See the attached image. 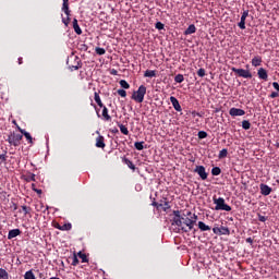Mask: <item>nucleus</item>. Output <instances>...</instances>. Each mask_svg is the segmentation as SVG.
<instances>
[{"mask_svg":"<svg viewBox=\"0 0 279 279\" xmlns=\"http://www.w3.org/2000/svg\"><path fill=\"white\" fill-rule=\"evenodd\" d=\"M126 165L129 169H132V171H136V166L131 160H126Z\"/></svg>","mask_w":279,"mask_h":279,"instance_id":"nucleus-34","label":"nucleus"},{"mask_svg":"<svg viewBox=\"0 0 279 279\" xmlns=\"http://www.w3.org/2000/svg\"><path fill=\"white\" fill-rule=\"evenodd\" d=\"M78 257L82 259V263H88V257L86 254L78 252Z\"/></svg>","mask_w":279,"mask_h":279,"instance_id":"nucleus-32","label":"nucleus"},{"mask_svg":"<svg viewBox=\"0 0 279 279\" xmlns=\"http://www.w3.org/2000/svg\"><path fill=\"white\" fill-rule=\"evenodd\" d=\"M211 175H221V168H219V167L213 168Z\"/></svg>","mask_w":279,"mask_h":279,"instance_id":"nucleus-28","label":"nucleus"},{"mask_svg":"<svg viewBox=\"0 0 279 279\" xmlns=\"http://www.w3.org/2000/svg\"><path fill=\"white\" fill-rule=\"evenodd\" d=\"M95 51H96L97 56L106 54V49H104V48L96 47Z\"/></svg>","mask_w":279,"mask_h":279,"instance_id":"nucleus-33","label":"nucleus"},{"mask_svg":"<svg viewBox=\"0 0 279 279\" xmlns=\"http://www.w3.org/2000/svg\"><path fill=\"white\" fill-rule=\"evenodd\" d=\"M20 132H21V134H22L23 136H25V138H26V141H28V143H33V142H32V135H31L27 131H25V130H23V129H20Z\"/></svg>","mask_w":279,"mask_h":279,"instance_id":"nucleus-21","label":"nucleus"},{"mask_svg":"<svg viewBox=\"0 0 279 279\" xmlns=\"http://www.w3.org/2000/svg\"><path fill=\"white\" fill-rule=\"evenodd\" d=\"M272 86H274L275 90H278V93H279V84H278V82H274Z\"/></svg>","mask_w":279,"mask_h":279,"instance_id":"nucleus-48","label":"nucleus"},{"mask_svg":"<svg viewBox=\"0 0 279 279\" xmlns=\"http://www.w3.org/2000/svg\"><path fill=\"white\" fill-rule=\"evenodd\" d=\"M170 101H171L174 110H177V112H182V106H180V101L178 100V98L171 96Z\"/></svg>","mask_w":279,"mask_h":279,"instance_id":"nucleus-8","label":"nucleus"},{"mask_svg":"<svg viewBox=\"0 0 279 279\" xmlns=\"http://www.w3.org/2000/svg\"><path fill=\"white\" fill-rule=\"evenodd\" d=\"M220 234H230V229L227 227H220Z\"/></svg>","mask_w":279,"mask_h":279,"instance_id":"nucleus-36","label":"nucleus"},{"mask_svg":"<svg viewBox=\"0 0 279 279\" xmlns=\"http://www.w3.org/2000/svg\"><path fill=\"white\" fill-rule=\"evenodd\" d=\"M213 232H214V234H221V228L215 227V228H213Z\"/></svg>","mask_w":279,"mask_h":279,"instance_id":"nucleus-41","label":"nucleus"},{"mask_svg":"<svg viewBox=\"0 0 279 279\" xmlns=\"http://www.w3.org/2000/svg\"><path fill=\"white\" fill-rule=\"evenodd\" d=\"M20 234H21V229H12L9 231L8 239L9 240L16 239V236H20Z\"/></svg>","mask_w":279,"mask_h":279,"instance_id":"nucleus-11","label":"nucleus"},{"mask_svg":"<svg viewBox=\"0 0 279 279\" xmlns=\"http://www.w3.org/2000/svg\"><path fill=\"white\" fill-rule=\"evenodd\" d=\"M187 215H191V213H187Z\"/></svg>","mask_w":279,"mask_h":279,"instance_id":"nucleus-61","label":"nucleus"},{"mask_svg":"<svg viewBox=\"0 0 279 279\" xmlns=\"http://www.w3.org/2000/svg\"><path fill=\"white\" fill-rule=\"evenodd\" d=\"M62 23L64 24L65 27H69V24L71 23V17L62 19Z\"/></svg>","mask_w":279,"mask_h":279,"instance_id":"nucleus-39","label":"nucleus"},{"mask_svg":"<svg viewBox=\"0 0 279 279\" xmlns=\"http://www.w3.org/2000/svg\"><path fill=\"white\" fill-rule=\"evenodd\" d=\"M242 128L243 130H250L252 128V123H250L247 120H244L242 121Z\"/></svg>","mask_w":279,"mask_h":279,"instance_id":"nucleus-27","label":"nucleus"},{"mask_svg":"<svg viewBox=\"0 0 279 279\" xmlns=\"http://www.w3.org/2000/svg\"><path fill=\"white\" fill-rule=\"evenodd\" d=\"M144 77H156V71L146 70L145 73H144Z\"/></svg>","mask_w":279,"mask_h":279,"instance_id":"nucleus-24","label":"nucleus"},{"mask_svg":"<svg viewBox=\"0 0 279 279\" xmlns=\"http://www.w3.org/2000/svg\"><path fill=\"white\" fill-rule=\"evenodd\" d=\"M61 230H71V225H65L64 227L61 228Z\"/></svg>","mask_w":279,"mask_h":279,"instance_id":"nucleus-50","label":"nucleus"},{"mask_svg":"<svg viewBox=\"0 0 279 279\" xmlns=\"http://www.w3.org/2000/svg\"><path fill=\"white\" fill-rule=\"evenodd\" d=\"M173 222L172 226H178V228H181L184 232H189V230H193V227L195 226V220L190 219V218H184L180 215V210H174L173 211ZM186 226L189 230L184 229L182 225Z\"/></svg>","mask_w":279,"mask_h":279,"instance_id":"nucleus-1","label":"nucleus"},{"mask_svg":"<svg viewBox=\"0 0 279 279\" xmlns=\"http://www.w3.org/2000/svg\"><path fill=\"white\" fill-rule=\"evenodd\" d=\"M50 279H60V278H58V277H51Z\"/></svg>","mask_w":279,"mask_h":279,"instance_id":"nucleus-58","label":"nucleus"},{"mask_svg":"<svg viewBox=\"0 0 279 279\" xmlns=\"http://www.w3.org/2000/svg\"><path fill=\"white\" fill-rule=\"evenodd\" d=\"M258 220L265 223V221H267V217L258 215Z\"/></svg>","mask_w":279,"mask_h":279,"instance_id":"nucleus-44","label":"nucleus"},{"mask_svg":"<svg viewBox=\"0 0 279 279\" xmlns=\"http://www.w3.org/2000/svg\"><path fill=\"white\" fill-rule=\"evenodd\" d=\"M151 206H155V207H157V210H160V206H162V205H160V203L153 202Z\"/></svg>","mask_w":279,"mask_h":279,"instance_id":"nucleus-45","label":"nucleus"},{"mask_svg":"<svg viewBox=\"0 0 279 279\" xmlns=\"http://www.w3.org/2000/svg\"><path fill=\"white\" fill-rule=\"evenodd\" d=\"M94 99H95L96 104L99 106V108H104V102H101V97H99L98 93L94 94Z\"/></svg>","mask_w":279,"mask_h":279,"instance_id":"nucleus-20","label":"nucleus"},{"mask_svg":"<svg viewBox=\"0 0 279 279\" xmlns=\"http://www.w3.org/2000/svg\"><path fill=\"white\" fill-rule=\"evenodd\" d=\"M257 75L259 80H264L265 82H267L269 77V75L267 74V70H265V68H259L257 71Z\"/></svg>","mask_w":279,"mask_h":279,"instance_id":"nucleus-10","label":"nucleus"},{"mask_svg":"<svg viewBox=\"0 0 279 279\" xmlns=\"http://www.w3.org/2000/svg\"><path fill=\"white\" fill-rule=\"evenodd\" d=\"M228 157V150L223 148L222 150L219 151L218 158H227Z\"/></svg>","mask_w":279,"mask_h":279,"instance_id":"nucleus-31","label":"nucleus"},{"mask_svg":"<svg viewBox=\"0 0 279 279\" xmlns=\"http://www.w3.org/2000/svg\"><path fill=\"white\" fill-rule=\"evenodd\" d=\"M161 210H163V213H167V210H169V208H171V205H169V201H167V198H165L163 201H160L159 203Z\"/></svg>","mask_w":279,"mask_h":279,"instance_id":"nucleus-14","label":"nucleus"},{"mask_svg":"<svg viewBox=\"0 0 279 279\" xmlns=\"http://www.w3.org/2000/svg\"><path fill=\"white\" fill-rule=\"evenodd\" d=\"M238 26L240 27V29H245V21L240 20Z\"/></svg>","mask_w":279,"mask_h":279,"instance_id":"nucleus-42","label":"nucleus"},{"mask_svg":"<svg viewBox=\"0 0 279 279\" xmlns=\"http://www.w3.org/2000/svg\"><path fill=\"white\" fill-rule=\"evenodd\" d=\"M78 263H80V259H77V256L74 255L72 265L76 266V265H78Z\"/></svg>","mask_w":279,"mask_h":279,"instance_id":"nucleus-43","label":"nucleus"},{"mask_svg":"<svg viewBox=\"0 0 279 279\" xmlns=\"http://www.w3.org/2000/svg\"><path fill=\"white\" fill-rule=\"evenodd\" d=\"M145 95H147V87L141 85L138 89L132 94L131 99L136 101V104H143V101H145Z\"/></svg>","mask_w":279,"mask_h":279,"instance_id":"nucleus-2","label":"nucleus"},{"mask_svg":"<svg viewBox=\"0 0 279 279\" xmlns=\"http://www.w3.org/2000/svg\"><path fill=\"white\" fill-rule=\"evenodd\" d=\"M277 184H279V180H277Z\"/></svg>","mask_w":279,"mask_h":279,"instance_id":"nucleus-59","label":"nucleus"},{"mask_svg":"<svg viewBox=\"0 0 279 279\" xmlns=\"http://www.w3.org/2000/svg\"><path fill=\"white\" fill-rule=\"evenodd\" d=\"M214 204L215 206V210H226V213H230V210H232V207L228 204H226V199L223 197H215L214 196Z\"/></svg>","mask_w":279,"mask_h":279,"instance_id":"nucleus-3","label":"nucleus"},{"mask_svg":"<svg viewBox=\"0 0 279 279\" xmlns=\"http://www.w3.org/2000/svg\"><path fill=\"white\" fill-rule=\"evenodd\" d=\"M174 82H177V84H182V82H184V75L178 74V75L174 77Z\"/></svg>","mask_w":279,"mask_h":279,"instance_id":"nucleus-30","label":"nucleus"},{"mask_svg":"<svg viewBox=\"0 0 279 279\" xmlns=\"http://www.w3.org/2000/svg\"><path fill=\"white\" fill-rule=\"evenodd\" d=\"M195 173H198L202 180H208V173H206V168L204 166H196Z\"/></svg>","mask_w":279,"mask_h":279,"instance_id":"nucleus-6","label":"nucleus"},{"mask_svg":"<svg viewBox=\"0 0 279 279\" xmlns=\"http://www.w3.org/2000/svg\"><path fill=\"white\" fill-rule=\"evenodd\" d=\"M102 119L104 121H112V117L108 114V108L106 106L102 107Z\"/></svg>","mask_w":279,"mask_h":279,"instance_id":"nucleus-16","label":"nucleus"},{"mask_svg":"<svg viewBox=\"0 0 279 279\" xmlns=\"http://www.w3.org/2000/svg\"><path fill=\"white\" fill-rule=\"evenodd\" d=\"M195 32H197V28L191 24L184 32L185 36H189L191 34H195Z\"/></svg>","mask_w":279,"mask_h":279,"instance_id":"nucleus-18","label":"nucleus"},{"mask_svg":"<svg viewBox=\"0 0 279 279\" xmlns=\"http://www.w3.org/2000/svg\"><path fill=\"white\" fill-rule=\"evenodd\" d=\"M0 279H9L8 271L3 268H0Z\"/></svg>","mask_w":279,"mask_h":279,"instance_id":"nucleus-29","label":"nucleus"},{"mask_svg":"<svg viewBox=\"0 0 279 279\" xmlns=\"http://www.w3.org/2000/svg\"><path fill=\"white\" fill-rule=\"evenodd\" d=\"M192 220L196 222L197 221V215L194 214Z\"/></svg>","mask_w":279,"mask_h":279,"instance_id":"nucleus-53","label":"nucleus"},{"mask_svg":"<svg viewBox=\"0 0 279 279\" xmlns=\"http://www.w3.org/2000/svg\"><path fill=\"white\" fill-rule=\"evenodd\" d=\"M118 126L120 129L121 134H124V136H128L130 134V131L126 129L125 125L119 124Z\"/></svg>","mask_w":279,"mask_h":279,"instance_id":"nucleus-23","label":"nucleus"},{"mask_svg":"<svg viewBox=\"0 0 279 279\" xmlns=\"http://www.w3.org/2000/svg\"><path fill=\"white\" fill-rule=\"evenodd\" d=\"M246 243H254V240H252V238H247Z\"/></svg>","mask_w":279,"mask_h":279,"instance_id":"nucleus-52","label":"nucleus"},{"mask_svg":"<svg viewBox=\"0 0 279 279\" xmlns=\"http://www.w3.org/2000/svg\"><path fill=\"white\" fill-rule=\"evenodd\" d=\"M278 96H279L278 92H272V93L270 94V98H271V99H276V97H278Z\"/></svg>","mask_w":279,"mask_h":279,"instance_id":"nucleus-46","label":"nucleus"},{"mask_svg":"<svg viewBox=\"0 0 279 279\" xmlns=\"http://www.w3.org/2000/svg\"><path fill=\"white\" fill-rule=\"evenodd\" d=\"M73 29L75 32V34H77L78 36H81L82 34V28L80 27V24H77V19L73 20Z\"/></svg>","mask_w":279,"mask_h":279,"instance_id":"nucleus-17","label":"nucleus"},{"mask_svg":"<svg viewBox=\"0 0 279 279\" xmlns=\"http://www.w3.org/2000/svg\"><path fill=\"white\" fill-rule=\"evenodd\" d=\"M252 66H260L263 64V58L260 56H256L251 61Z\"/></svg>","mask_w":279,"mask_h":279,"instance_id":"nucleus-13","label":"nucleus"},{"mask_svg":"<svg viewBox=\"0 0 279 279\" xmlns=\"http://www.w3.org/2000/svg\"><path fill=\"white\" fill-rule=\"evenodd\" d=\"M119 84H120L121 88H125V90H128L130 88V83H128V81H125V80H121L119 82Z\"/></svg>","mask_w":279,"mask_h":279,"instance_id":"nucleus-26","label":"nucleus"},{"mask_svg":"<svg viewBox=\"0 0 279 279\" xmlns=\"http://www.w3.org/2000/svg\"><path fill=\"white\" fill-rule=\"evenodd\" d=\"M62 12L66 14V19L71 16V10H69V0H63Z\"/></svg>","mask_w":279,"mask_h":279,"instance_id":"nucleus-12","label":"nucleus"},{"mask_svg":"<svg viewBox=\"0 0 279 279\" xmlns=\"http://www.w3.org/2000/svg\"><path fill=\"white\" fill-rule=\"evenodd\" d=\"M19 64H23V58H19Z\"/></svg>","mask_w":279,"mask_h":279,"instance_id":"nucleus-54","label":"nucleus"},{"mask_svg":"<svg viewBox=\"0 0 279 279\" xmlns=\"http://www.w3.org/2000/svg\"><path fill=\"white\" fill-rule=\"evenodd\" d=\"M143 145H145V142H135L134 143V147H135V149H137V151H143V149H145V146H143Z\"/></svg>","mask_w":279,"mask_h":279,"instance_id":"nucleus-22","label":"nucleus"},{"mask_svg":"<svg viewBox=\"0 0 279 279\" xmlns=\"http://www.w3.org/2000/svg\"><path fill=\"white\" fill-rule=\"evenodd\" d=\"M75 69L77 70L78 68H77V66H75Z\"/></svg>","mask_w":279,"mask_h":279,"instance_id":"nucleus-60","label":"nucleus"},{"mask_svg":"<svg viewBox=\"0 0 279 279\" xmlns=\"http://www.w3.org/2000/svg\"><path fill=\"white\" fill-rule=\"evenodd\" d=\"M155 27H156V29H165V24H162L161 22H157L155 24Z\"/></svg>","mask_w":279,"mask_h":279,"instance_id":"nucleus-40","label":"nucleus"},{"mask_svg":"<svg viewBox=\"0 0 279 279\" xmlns=\"http://www.w3.org/2000/svg\"><path fill=\"white\" fill-rule=\"evenodd\" d=\"M112 132H113V133H118V132H119V130H118V129H114Z\"/></svg>","mask_w":279,"mask_h":279,"instance_id":"nucleus-57","label":"nucleus"},{"mask_svg":"<svg viewBox=\"0 0 279 279\" xmlns=\"http://www.w3.org/2000/svg\"><path fill=\"white\" fill-rule=\"evenodd\" d=\"M231 71L236 73L239 77H244V80H252V72L248 70L232 68Z\"/></svg>","mask_w":279,"mask_h":279,"instance_id":"nucleus-5","label":"nucleus"},{"mask_svg":"<svg viewBox=\"0 0 279 279\" xmlns=\"http://www.w3.org/2000/svg\"><path fill=\"white\" fill-rule=\"evenodd\" d=\"M229 114L230 117H243L245 116V110L233 107L229 110Z\"/></svg>","mask_w":279,"mask_h":279,"instance_id":"nucleus-7","label":"nucleus"},{"mask_svg":"<svg viewBox=\"0 0 279 279\" xmlns=\"http://www.w3.org/2000/svg\"><path fill=\"white\" fill-rule=\"evenodd\" d=\"M36 191V193H43V190H35Z\"/></svg>","mask_w":279,"mask_h":279,"instance_id":"nucleus-56","label":"nucleus"},{"mask_svg":"<svg viewBox=\"0 0 279 279\" xmlns=\"http://www.w3.org/2000/svg\"><path fill=\"white\" fill-rule=\"evenodd\" d=\"M118 95H120V97H128V92H125V89H118Z\"/></svg>","mask_w":279,"mask_h":279,"instance_id":"nucleus-38","label":"nucleus"},{"mask_svg":"<svg viewBox=\"0 0 279 279\" xmlns=\"http://www.w3.org/2000/svg\"><path fill=\"white\" fill-rule=\"evenodd\" d=\"M198 228L201 232H208L210 230V227L204 223V221H198Z\"/></svg>","mask_w":279,"mask_h":279,"instance_id":"nucleus-19","label":"nucleus"},{"mask_svg":"<svg viewBox=\"0 0 279 279\" xmlns=\"http://www.w3.org/2000/svg\"><path fill=\"white\" fill-rule=\"evenodd\" d=\"M242 16H244V17L247 19V16H250V11H244V12L242 13Z\"/></svg>","mask_w":279,"mask_h":279,"instance_id":"nucleus-51","label":"nucleus"},{"mask_svg":"<svg viewBox=\"0 0 279 279\" xmlns=\"http://www.w3.org/2000/svg\"><path fill=\"white\" fill-rule=\"evenodd\" d=\"M246 19H247V17H245L244 15H242L240 21H244V22H245Z\"/></svg>","mask_w":279,"mask_h":279,"instance_id":"nucleus-55","label":"nucleus"},{"mask_svg":"<svg viewBox=\"0 0 279 279\" xmlns=\"http://www.w3.org/2000/svg\"><path fill=\"white\" fill-rule=\"evenodd\" d=\"M24 279H36V275H34V271L28 270L25 272Z\"/></svg>","mask_w":279,"mask_h":279,"instance_id":"nucleus-25","label":"nucleus"},{"mask_svg":"<svg viewBox=\"0 0 279 279\" xmlns=\"http://www.w3.org/2000/svg\"><path fill=\"white\" fill-rule=\"evenodd\" d=\"M197 136L198 138H206L208 136V133H206L205 131H199Z\"/></svg>","mask_w":279,"mask_h":279,"instance_id":"nucleus-37","label":"nucleus"},{"mask_svg":"<svg viewBox=\"0 0 279 279\" xmlns=\"http://www.w3.org/2000/svg\"><path fill=\"white\" fill-rule=\"evenodd\" d=\"M0 160H2L3 162H5L8 160V157L5 155H0Z\"/></svg>","mask_w":279,"mask_h":279,"instance_id":"nucleus-49","label":"nucleus"},{"mask_svg":"<svg viewBox=\"0 0 279 279\" xmlns=\"http://www.w3.org/2000/svg\"><path fill=\"white\" fill-rule=\"evenodd\" d=\"M259 189H260V193L265 196L267 195H271V187L265 183H262L259 185Z\"/></svg>","mask_w":279,"mask_h":279,"instance_id":"nucleus-9","label":"nucleus"},{"mask_svg":"<svg viewBox=\"0 0 279 279\" xmlns=\"http://www.w3.org/2000/svg\"><path fill=\"white\" fill-rule=\"evenodd\" d=\"M22 209L24 210V215H29V208L27 206H23Z\"/></svg>","mask_w":279,"mask_h":279,"instance_id":"nucleus-47","label":"nucleus"},{"mask_svg":"<svg viewBox=\"0 0 279 279\" xmlns=\"http://www.w3.org/2000/svg\"><path fill=\"white\" fill-rule=\"evenodd\" d=\"M197 75L198 77H205L206 75V70L204 68H201L198 71H197Z\"/></svg>","mask_w":279,"mask_h":279,"instance_id":"nucleus-35","label":"nucleus"},{"mask_svg":"<svg viewBox=\"0 0 279 279\" xmlns=\"http://www.w3.org/2000/svg\"><path fill=\"white\" fill-rule=\"evenodd\" d=\"M104 141H105L104 136L99 135L96 138V147H99L100 149H104V147H106V143Z\"/></svg>","mask_w":279,"mask_h":279,"instance_id":"nucleus-15","label":"nucleus"},{"mask_svg":"<svg viewBox=\"0 0 279 279\" xmlns=\"http://www.w3.org/2000/svg\"><path fill=\"white\" fill-rule=\"evenodd\" d=\"M21 141H23V134L11 133L8 137V143L14 147H19V145H21Z\"/></svg>","mask_w":279,"mask_h":279,"instance_id":"nucleus-4","label":"nucleus"}]
</instances>
